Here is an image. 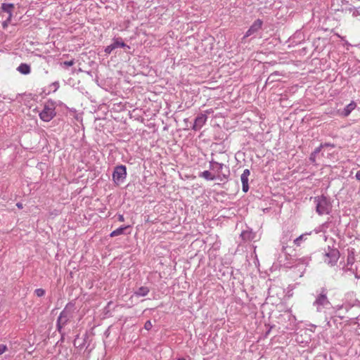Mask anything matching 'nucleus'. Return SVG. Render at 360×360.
<instances>
[{"mask_svg": "<svg viewBox=\"0 0 360 360\" xmlns=\"http://www.w3.org/2000/svg\"><path fill=\"white\" fill-rule=\"evenodd\" d=\"M75 310V304L69 302L60 313L56 321V328L62 335H63V328L74 318Z\"/></svg>", "mask_w": 360, "mask_h": 360, "instance_id": "nucleus-1", "label": "nucleus"}, {"mask_svg": "<svg viewBox=\"0 0 360 360\" xmlns=\"http://www.w3.org/2000/svg\"><path fill=\"white\" fill-rule=\"evenodd\" d=\"M328 291L322 288L319 292H317L316 299L313 302V306L316 307L317 312H324L325 309H328L331 304L327 297Z\"/></svg>", "mask_w": 360, "mask_h": 360, "instance_id": "nucleus-2", "label": "nucleus"}, {"mask_svg": "<svg viewBox=\"0 0 360 360\" xmlns=\"http://www.w3.org/2000/svg\"><path fill=\"white\" fill-rule=\"evenodd\" d=\"M209 169L214 175L224 176L225 178L218 179L219 181H225L228 180L230 171L229 167H226L223 163L212 160L209 162Z\"/></svg>", "mask_w": 360, "mask_h": 360, "instance_id": "nucleus-3", "label": "nucleus"}, {"mask_svg": "<svg viewBox=\"0 0 360 360\" xmlns=\"http://www.w3.org/2000/svg\"><path fill=\"white\" fill-rule=\"evenodd\" d=\"M316 205V212L319 215L328 214L331 210V205L328 198L323 195L316 196L314 198Z\"/></svg>", "mask_w": 360, "mask_h": 360, "instance_id": "nucleus-4", "label": "nucleus"}, {"mask_svg": "<svg viewBox=\"0 0 360 360\" xmlns=\"http://www.w3.org/2000/svg\"><path fill=\"white\" fill-rule=\"evenodd\" d=\"M56 114L54 103L48 101L44 104L43 110L39 113V117L44 122H49L56 116Z\"/></svg>", "mask_w": 360, "mask_h": 360, "instance_id": "nucleus-5", "label": "nucleus"}, {"mask_svg": "<svg viewBox=\"0 0 360 360\" xmlns=\"http://www.w3.org/2000/svg\"><path fill=\"white\" fill-rule=\"evenodd\" d=\"M127 175L126 166L123 165H117L115 167L112 174V181L116 185H120L125 181Z\"/></svg>", "mask_w": 360, "mask_h": 360, "instance_id": "nucleus-6", "label": "nucleus"}, {"mask_svg": "<svg viewBox=\"0 0 360 360\" xmlns=\"http://www.w3.org/2000/svg\"><path fill=\"white\" fill-rule=\"evenodd\" d=\"M263 20L261 19H257L253 22L252 25L247 30L245 34L242 38V41H244L247 38L251 37L252 39H255L257 37L259 32L262 29Z\"/></svg>", "mask_w": 360, "mask_h": 360, "instance_id": "nucleus-7", "label": "nucleus"}, {"mask_svg": "<svg viewBox=\"0 0 360 360\" xmlns=\"http://www.w3.org/2000/svg\"><path fill=\"white\" fill-rule=\"evenodd\" d=\"M328 251L324 255V262L330 266H334L340 257V252L336 248L328 247Z\"/></svg>", "mask_w": 360, "mask_h": 360, "instance_id": "nucleus-8", "label": "nucleus"}, {"mask_svg": "<svg viewBox=\"0 0 360 360\" xmlns=\"http://www.w3.org/2000/svg\"><path fill=\"white\" fill-rule=\"evenodd\" d=\"M207 116L205 114L200 113L195 117L192 129L199 131L206 123Z\"/></svg>", "mask_w": 360, "mask_h": 360, "instance_id": "nucleus-9", "label": "nucleus"}, {"mask_svg": "<svg viewBox=\"0 0 360 360\" xmlns=\"http://www.w3.org/2000/svg\"><path fill=\"white\" fill-rule=\"evenodd\" d=\"M250 174V171L248 169H245L243 170L240 176V180L242 182V190L244 193H247L249 190L248 185V177Z\"/></svg>", "mask_w": 360, "mask_h": 360, "instance_id": "nucleus-10", "label": "nucleus"}, {"mask_svg": "<svg viewBox=\"0 0 360 360\" xmlns=\"http://www.w3.org/2000/svg\"><path fill=\"white\" fill-rule=\"evenodd\" d=\"M198 176L200 178H203L207 181H214L217 179H221V177L225 178L224 176L214 175L209 170H205L199 173Z\"/></svg>", "mask_w": 360, "mask_h": 360, "instance_id": "nucleus-11", "label": "nucleus"}, {"mask_svg": "<svg viewBox=\"0 0 360 360\" xmlns=\"http://www.w3.org/2000/svg\"><path fill=\"white\" fill-rule=\"evenodd\" d=\"M356 107V104L352 101L347 105H346L341 111L339 110V114L343 117H347L352 112V110L355 109Z\"/></svg>", "mask_w": 360, "mask_h": 360, "instance_id": "nucleus-12", "label": "nucleus"}, {"mask_svg": "<svg viewBox=\"0 0 360 360\" xmlns=\"http://www.w3.org/2000/svg\"><path fill=\"white\" fill-rule=\"evenodd\" d=\"M311 233L312 231L306 232L300 235L293 240L294 244L297 247L300 246L302 242L305 241L307 239V237L310 236Z\"/></svg>", "mask_w": 360, "mask_h": 360, "instance_id": "nucleus-13", "label": "nucleus"}, {"mask_svg": "<svg viewBox=\"0 0 360 360\" xmlns=\"http://www.w3.org/2000/svg\"><path fill=\"white\" fill-rule=\"evenodd\" d=\"M150 292V288L147 286H141L135 292L134 295L136 297L146 296Z\"/></svg>", "mask_w": 360, "mask_h": 360, "instance_id": "nucleus-14", "label": "nucleus"}, {"mask_svg": "<svg viewBox=\"0 0 360 360\" xmlns=\"http://www.w3.org/2000/svg\"><path fill=\"white\" fill-rule=\"evenodd\" d=\"M14 8V5L13 4H6L4 3L1 5V10L4 12L8 13V20H11L12 17V9Z\"/></svg>", "mask_w": 360, "mask_h": 360, "instance_id": "nucleus-15", "label": "nucleus"}, {"mask_svg": "<svg viewBox=\"0 0 360 360\" xmlns=\"http://www.w3.org/2000/svg\"><path fill=\"white\" fill-rule=\"evenodd\" d=\"M112 46H115V49L117 48H128L129 49V46L127 45L120 37L114 38L113 42L112 43Z\"/></svg>", "mask_w": 360, "mask_h": 360, "instance_id": "nucleus-16", "label": "nucleus"}, {"mask_svg": "<svg viewBox=\"0 0 360 360\" xmlns=\"http://www.w3.org/2000/svg\"><path fill=\"white\" fill-rule=\"evenodd\" d=\"M129 227H130L129 226H122L117 228V229L114 230L113 231H112L110 234V236L115 237V236L124 234V231L127 230V229H129Z\"/></svg>", "mask_w": 360, "mask_h": 360, "instance_id": "nucleus-17", "label": "nucleus"}, {"mask_svg": "<svg viewBox=\"0 0 360 360\" xmlns=\"http://www.w3.org/2000/svg\"><path fill=\"white\" fill-rule=\"evenodd\" d=\"M17 70L22 75H28L31 71L30 66L27 63H21Z\"/></svg>", "mask_w": 360, "mask_h": 360, "instance_id": "nucleus-18", "label": "nucleus"}, {"mask_svg": "<svg viewBox=\"0 0 360 360\" xmlns=\"http://www.w3.org/2000/svg\"><path fill=\"white\" fill-rule=\"evenodd\" d=\"M323 148V145H320L319 147L316 148L315 150L311 153L309 156V160L312 163H315L316 162V156L317 154H319L321 149Z\"/></svg>", "mask_w": 360, "mask_h": 360, "instance_id": "nucleus-19", "label": "nucleus"}, {"mask_svg": "<svg viewBox=\"0 0 360 360\" xmlns=\"http://www.w3.org/2000/svg\"><path fill=\"white\" fill-rule=\"evenodd\" d=\"M241 238L244 240H250L253 238V234L251 231H244L240 234Z\"/></svg>", "mask_w": 360, "mask_h": 360, "instance_id": "nucleus-20", "label": "nucleus"}, {"mask_svg": "<svg viewBox=\"0 0 360 360\" xmlns=\"http://www.w3.org/2000/svg\"><path fill=\"white\" fill-rule=\"evenodd\" d=\"M350 11L352 13V16L356 17L360 15V7L358 8H352L349 9Z\"/></svg>", "mask_w": 360, "mask_h": 360, "instance_id": "nucleus-21", "label": "nucleus"}, {"mask_svg": "<svg viewBox=\"0 0 360 360\" xmlns=\"http://www.w3.org/2000/svg\"><path fill=\"white\" fill-rule=\"evenodd\" d=\"M34 293L37 297H42L45 295V290L42 288H37L34 290Z\"/></svg>", "mask_w": 360, "mask_h": 360, "instance_id": "nucleus-22", "label": "nucleus"}, {"mask_svg": "<svg viewBox=\"0 0 360 360\" xmlns=\"http://www.w3.org/2000/svg\"><path fill=\"white\" fill-rule=\"evenodd\" d=\"M115 49V46H112V44H111L110 45L108 46L105 47V53L108 55V54H110L111 52Z\"/></svg>", "mask_w": 360, "mask_h": 360, "instance_id": "nucleus-23", "label": "nucleus"}, {"mask_svg": "<svg viewBox=\"0 0 360 360\" xmlns=\"http://www.w3.org/2000/svg\"><path fill=\"white\" fill-rule=\"evenodd\" d=\"M74 64H75L74 59L70 60L69 61H64L61 63L62 65L67 66V67L72 66Z\"/></svg>", "mask_w": 360, "mask_h": 360, "instance_id": "nucleus-24", "label": "nucleus"}, {"mask_svg": "<svg viewBox=\"0 0 360 360\" xmlns=\"http://www.w3.org/2000/svg\"><path fill=\"white\" fill-rule=\"evenodd\" d=\"M153 325L150 321H147L144 324V328L147 330H149L152 328Z\"/></svg>", "mask_w": 360, "mask_h": 360, "instance_id": "nucleus-25", "label": "nucleus"}, {"mask_svg": "<svg viewBox=\"0 0 360 360\" xmlns=\"http://www.w3.org/2000/svg\"><path fill=\"white\" fill-rule=\"evenodd\" d=\"M59 82H54L51 84V87L53 89V91H56L59 88Z\"/></svg>", "mask_w": 360, "mask_h": 360, "instance_id": "nucleus-26", "label": "nucleus"}, {"mask_svg": "<svg viewBox=\"0 0 360 360\" xmlns=\"http://www.w3.org/2000/svg\"><path fill=\"white\" fill-rule=\"evenodd\" d=\"M6 350V346L4 345H0V355Z\"/></svg>", "mask_w": 360, "mask_h": 360, "instance_id": "nucleus-27", "label": "nucleus"}, {"mask_svg": "<svg viewBox=\"0 0 360 360\" xmlns=\"http://www.w3.org/2000/svg\"><path fill=\"white\" fill-rule=\"evenodd\" d=\"M117 219L119 221L122 222L124 221V217L123 214H117Z\"/></svg>", "mask_w": 360, "mask_h": 360, "instance_id": "nucleus-28", "label": "nucleus"}, {"mask_svg": "<svg viewBox=\"0 0 360 360\" xmlns=\"http://www.w3.org/2000/svg\"><path fill=\"white\" fill-rule=\"evenodd\" d=\"M354 257H348L347 264H352L354 263Z\"/></svg>", "mask_w": 360, "mask_h": 360, "instance_id": "nucleus-29", "label": "nucleus"}, {"mask_svg": "<svg viewBox=\"0 0 360 360\" xmlns=\"http://www.w3.org/2000/svg\"><path fill=\"white\" fill-rule=\"evenodd\" d=\"M10 22V20H8V18L6 20L4 21V22H2V27H3L4 29H5V28H6V27H8V22Z\"/></svg>", "mask_w": 360, "mask_h": 360, "instance_id": "nucleus-30", "label": "nucleus"}, {"mask_svg": "<svg viewBox=\"0 0 360 360\" xmlns=\"http://www.w3.org/2000/svg\"><path fill=\"white\" fill-rule=\"evenodd\" d=\"M213 112H214L212 108H210V109L205 110L204 114H205L207 115H210V114L212 113Z\"/></svg>", "mask_w": 360, "mask_h": 360, "instance_id": "nucleus-31", "label": "nucleus"}, {"mask_svg": "<svg viewBox=\"0 0 360 360\" xmlns=\"http://www.w3.org/2000/svg\"><path fill=\"white\" fill-rule=\"evenodd\" d=\"M323 145V143L321 144ZM334 147V145L333 144H330V143H323V147Z\"/></svg>", "mask_w": 360, "mask_h": 360, "instance_id": "nucleus-32", "label": "nucleus"}, {"mask_svg": "<svg viewBox=\"0 0 360 360\" xmlns=\"http://www.w3.org/2000/svg\"><path fill=\"white\" fill-rule=\"evenodd\" d=\"M356 179L358 180V181H360V171H358L356 173V176H355Z\"/></svg>", "mask_w": 360, "mask_h": 360, "instance_id": "nucleus-33", "label": "nucleus"}, {"mask_svg": "<svg viewBox=\"0 0 360 360\" xmlns=\"http://www.w3.org/2000/svg\"><path fill=\"white\" fill-rule=\"evenodd\" d=\"M321 229H320V228L315 229L314 230V231L316 233H320V232H321Z\"/></svg>", "mask_w": 360, "mask_h": 360, "instance_id": "nucleus-34", "label": "nucleus"}, {"mask_svg": "<svg viewBox=\"0 0 360 360\" xmlns=\"http://www.w3.org/2000/svg\"><path fill=\"white\" fill-rule=\"evenodd\" d=\"M17 205V207H18V208H22V204H21V203H19V202H18V203H17V205Z\"/></svg>", "mask_w": 360, "mask_h": 360, "instance_id": "nucleus-35", "label": "nucleus"}, {"mask_svg": "<svg viewBox=\"0 0 360 360\" xmlns=\"http://www.w3.org/2000/svg\"><path fill=\"white\" fill-rule=\"evenodd\" d=\"M285 249H286V247H285V246H284V245H283V247H282V251H283V252H284V251L285 250Z\"/></svg>", "mask_w": 360, "mask_h": 360, "instance_id": "nucleus-36", "label": "nucleus"}, {"mask_svg": "<svg viewBox=\"0 0 360 360\" xmlns=\"http://www.w3.org/2000/svg\"><path fill=\"white\" fill-rule=\"evenodd\" d=\"M177 360H186L185 358H179Z\"/></svg>", "mask_w": 360, "mask_h": 360, "instance_id": "nucleus-37", "label": "nucleus"}, {"mask_svg": "<svg viewBox=\"0 0 360 360\" xmlns=\"http://www.w3.org/2000/svg\"><path fill=\"white\" fill-rule=\"evenodd\" d=\"M273 76V75H271L269 77H268V80L271 79V77Z\"/></svg>", "mask_w": 360, "mask_h": 360, "instance_id": "nucleus-38", "label": "nucleus"}]
</instances>
